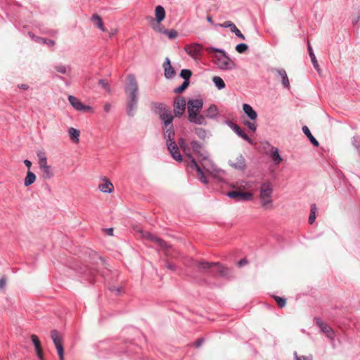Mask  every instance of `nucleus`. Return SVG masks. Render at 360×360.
Here are the masks:
<instances>
[{"mask_svg": "<svg viewBox=\"0 0 360 360\" xmlns=\"http://www.w3.org/2000/svg\"><path fill=\"white\" fill-rule=\"evenodd\" d=\"M188 266L197 273L213 278H221L227 281L235 278L233 269L224 266L220 262L192 259Z\"/></svg>", "mask_w": 360, "mask_h": 360, "instance_id": "nucleus-1", "label": "nucleus"}, {"mask_svg": "<svg viewBox=\"0 0 360 360\" xmlns=\"http://www.w3.org/2000/svg\"><path fill=\"white\" fill-rule=\"evenodd\" d=\"M124 92L127 96L126 113L132 117L134 116L138 108L139 102V86L136 77L129 74L127 77Z\"/></svg>", "mask_w": 360, "mask_h": 360, "instance_id": "nucleus-2", "label": "nucleus"}, {"mask_svg": "<svg viewBox=\"0 0 360 360\" xmlns=\"http://www.w3.org/2000/svg\"><path fill=\"white\" fill-rule=\"evenodd\" d=\"M203 103L201 98H191L187 101L188 120L191 123L203 126L207 125V122L205 115L200 114Z\"/></svg>", "mask_w": 360, "mask_h": 360, "instance_id": "nucleus-3", "label": "nucleus"}, {"mask_svg": "<svg viewBox=\"0 0 360 360\" xmlns=\"http://www.w3.org/2000/svg\"><path fill=\"white\" fill-rule=\"evenodd\" d=\"M98 264H93L92 266H84L80 268V276L84 281H88L91 284L95 283V276L97 274H101L103 277H105L104 271H100L98 269Z\"/></svg>", "mask_w": 360, "mask_h": 360, "instance_id": "nucleus-4", "label": "nucleus"}, {"mask_svg": "<svg viewBox=\"0 0 360 360\" xmlns=\"http://www.w3.org/2000/svg\"><path fill=\"white\" fill-rule=\"evenodd\" d=\"M272 185L269 181H266L260 187V199L263 207H266L272 203L271 200Z\"/></svg>", "mask_w": 360, "mask_h": 360, "instance_id": "nucleus-5", "label": "nucleus"}, {"mask_svg": "<svg viewBox=\"0 0 360 360\" xmlns=\"http://www.w3.org/2000/svg\"><path fill=\"white\" fill-rule=\"evenodd\" d=\"M187 160H186V164L187 167L195 169L198 173V178L200 182H202L204 184H208V179L206 177L204 172L201 169L200 166L197 163L195 158L193 157L191 154H188L186 155Z\"/></svg>", "mask_w": 360, "mask_h": 360, "instance_id": "nucleus-6", "label": "nucleus"}, {"mask_svg": "<svg viewBox=\"0 0 360 360\" xmlns=\"http://www.w3.org/2000/svg\"><path fill=\"white\" fill-rule=\"evenodd\" d=\"M226 195L229 198L235 200L236 202L249 201L253 198V194L250 191L231 190L228 191Z\"/></svg>", "mask_w": 360, "mask_h": 360, "instance_id": "nucleus-7", "label": "nucleus"}, {"mask_svg": "<svg viewBox=\"0 0 360 360\" xmlns=\"http://www.w3.org/2000/svg\"><path fill=\"white\" fill-rule=\"evenodd\" d=\"M187 102L186 98L183 96H176L174 99L173 102V111L174 116L176 117H181L185 112Z\"/></svg>", "mask_w": 360, "mask_h": 360, "instance_id": "nucleus-8", "label": "nucleus"}, {"mask_svg": "<svg viewBox=\"0 0 360 360\" xmlns=\"http://www.w3.org/2000/svg\"><path fill=\"white\" fill-rule=\"evenodd\" d=\"M51 338L53 342L54 346L57 349V353L60 360H64V348L63 345V340L59 332L57 330L51 331Z\"/></svg>", "mask_w": 360, "mask_h": 360, "instance_id": "nucleus-9", "label": "nucleus"}, {"mask_svg": "<svg viewBox=\"0 0 360 360\" xmlns=\"http://www.w3.org/2000/svg\"><path fill=\"white\" fill-rule=\"evenodd\" d=\"M217 65L222 70H231L236 68V63L226 55V57L216 56Z\"/></svg>", "mask_w": 360, "mask_h": 360, "instance_id": "nucleus-10", "label": "nucleus"}, {"mask_svg": "<svg viewBox=\"0 0 360 360\" xmlns=\"http://www.w3.org/2000/svg\"><path fill=\"white\" fill-rule=\"evenodd\" d=\"M195 153L199 158L200 162L202 165V167L204 168V169H205L207 172H212V171H210V169L214 170V165L208 159V153L207 150H205L202 148V149L195 152Z\"/></svg>", "mask_w": 360, "mask_h": 360, "instance_id": "nucleus-11", "label": "nucleus"}, {"mask_svg": "<svg viewBox=\"0 0 360 360\" xmlns=\"http://www.w3.org/2000/svg\"><path fill=\"white\" fill-rule=\"evenodd\" d=\"M269 71L274 73L276 78H280L284 88L290 89V82L286 71L283 68H271Z\"/></svg>", "mask_w": 360, "mask_h": 360, "instance_id": "nucleus-12", "label": "nucleus"}, {"mask_svg": "<svg viewBox=\"0 0 360 360\" xmlns=\"http://www.w3.org/2000/svg\"><path fill=\"white\" fill-rule=\"evenodd\" d=\"M314 321L323 333L326 334L330 340L334 339V330L330 326L323 322L321 319L318 317H314Z\"/></svg>", "mask_w": 360, "mask_h": 360, "instance_id": "nucleus-13", "label": "nucleus"}, {"mask_svg": "<svg viewBox=\"0 0 360 360\" xmlns=\"http://www.w3.org/2000/svg\"><path fill=\"white\" fill-rule=\"evenodd\" d=\"M228 126L240 138L248 141L249 143L252 144V140L248 135L240 128L239 125L232 121H227Z\"/></svg>", "mask_w": 360, "mask_h": 360, "instance_id": "nucleus-14", "label": "nucleus"}, {"mask_svg": "<svg viewBox=\"0 0 360 360\" xmlns=\"http://www.w3.org/2000/svg\"><path fill=\"white\" fill-rule=\"evenodd\" d=\"M267 144L270 147V149L266 152V155L270 157L274 165H280L283 161V159L279 153L278 148L271 146L269 143H267Z\"/></svg>", "mask_w": 360, "mask_h": 360, "instance_id": "nucleus-15", "label": "nucleus"}, {"mask_svg": "<svg viewBox=\"0 0 360 360\" xmlns=\"http://www.w3.org/2000/svg\"><path fill=\"white\" fill-rule=\"evenodd\" d=\"M165 10L163 6L158 5L155 8V16L154 19L151 16H148L147 18L149 20L150 25L156 21L158 23H160L165 18Z\"/></svg>", "mask_w": 360, "mask_h": 360, "instance_id": "nucleus-16", "label": "nucleus"}, {"mask_svg": "<svg viewBox=\"0 0 360 360\" xmlns=\"http://www.w3.org/2000/svg\"><path fill=\"white\" fill-rule=\"evenodd\" d=\"M217 25L220 26L224 28H230L231 32L234 33L238 38L245 40V37L244 34L237 28L236 25L231 21L226 20L221 24H217Z\"/></svg>", "mask_w": 360, "mask_h": 360, "instance_id": "nucleus-17", "label": "nucleus"}, {"mask_svg": "<svg viewBox=\"0 0 360 360\" xmlns=\"http://www.w3.org/2000/svg\"><path fill=\"white\" fill-rule=\"evenodd\" d=\"M167 149L170 152L172 157L179 162H182V156L180 153L179 149L176 143V142L168 143H167Z\"/></svg>", "mask_w": 360, "mask_h": 360, "instance_id": "nucleus-18", "label": "nucleus"}, {"mask_svg": "<svg viewBox=\"0 0 360 360\" xmlns=\"http://www.w3.org/2000/svg\"><path fill=\"white\" fill-rule=\"evenodd\" d=\"M161 120L163 127H167L168 126L173 125L174 116L172 114V110H166L165 112H162L159 116Z\"/></svg>", "mask_w": 360, "mask_h": 360, "instance_id": "nucleus-19", "label": "nucleus"}, {"mask_svg": "<svg viewBox=\"0 0 360 360\" xmlns=\"http://www.w3.org/2000/svg\"><path fill=\"white\" fill-rule=\"evenodd\" d=\"M164 75L167 79H172L175 76L176 72L171 65V61L169 58H166L164 63Z\"/></svg>", "mask_w": 360, "mask_h": 360, "instance_id": "nucleus-20", "label": "nucleus"}, {"mask_svg": "<svg viewBox=\"0 0 360 360\" xmlns=\"http://www.w3.org/2000/svg\"><path fill=\"white\" fill-rule=\"evenodd\" d=\"M229 165L236 169L243 171L246 167L245 160L242 154L236 158L235 162L229 160Z\"/></svg>", "mask_w": 360, "mask_h": 360, "instance_id": "nucleus-21", "label": "nucleus"}, {"mask_svg": "<svg viewBox=\"0 0 360 360\" xmlns=\"http://www.w3.org/2000/svg\"><path fill=\"white\" fill-rule=\"evenodd\" d=\"M185 51L192 58H195L201 54L202 46L198 44L187 46L185 47Z\"/></svg>", "mask_w": 360, "mask_h": 360, "instance_id": "nucleus-22", "label": "nucleus"}, {"mask_svg": "<svg viewBox=\"0 0 360 360\" xmlns=\"http://www.w3.org/2000/svg\"><path fill=\"white\" fill-rule=\"evenodd\" d=\"M162 131L164 138L167 139V144L168 143L175 142V131L174 129V125L168 126L167 127H162Z\"/></svg>", "mask_w": 360, "mask_h": 360, "instance_id": "nucleus-23", "label": "nucleus"}, {"mask_svg": "<svg viewBox=\"0 0 360 360\" xmlns=\"http://www.w3.org/2000/svg\"><path fill=\"white\" fill-rule=\"evenodd\" d=\"M243 110L246 116L252 121H255L257 118V112L253 109V108L248 104L244 103L243 105Z\"/></svg>", "mask_w": 360, "mask_h": 360, "instance_id": "nucleus-24", "label": "nucleus"}, {"mask_svg": "<svg viewBox=\"0 0 360 360\" xmlns=\"http://www.w3.org/2000/svg\"><path fill=\"white\" fill-rule=\"evenodd\" d=\"M146 238L153 242H155L162 249L168 250L170 248V245H169L164 240L150 233H147Z\"/></svg>", "mask_w": 360, "mask_h": 360, "instance_id": "nucleus-25", "label": "nucleus"}, {"mask_svg": "<svg viewBox=\"0 0 360 360\" xmlns=\"http://www.w3.org/2000/svg\"><path fill=\"white\" fill-rule=\"evenodd\" d=\"M302 131L303 133L304 134V135L308 138V139L309 140L310 143L314 146H319V141L315 139V137L312 135V134L311 133L308 127L307 126H303L302 127Z\"/></svg>", "mask_w": 360, "mask_h": 360, "instance_id": "nucleus-26", "label": "nucleus"}, {"mask_svg": "<svg viewBox=\"0 0 360 360\" xmlns=\"http://www.w3.org/2000/svg\"><path fill=\"white\" fill-rule=\"evenodd\" d=\"M218 115V108L216 105L211 104L206 110L205 118L215 119Z\"/></svg>", "mask_w": 360, "mask_h": 360, "instance_id": "nucleus-27", "label": "nucleus"}, {"mask_svg": "<svg viewBox=\"0 0 360 360\" xmlns=\"http://www.w3.org/2000/svg\"><path fill=\"white\" fill-rule=\"evenodd\" d=\"M151 105L154 107L153 112L155 114H158L159 116H160V114H162V112H165L166 110L170 109L169 108H167L162 103L153 102L151 103Z\"/></svg>", "mask_w": 360, "mask_h": 360, "instance_id": "nucleus-28", "label": "nucleus"}, {"mask_svg": "<svg viewBox=\"0 0 360 360\" xmlns=\"http://www.w3.org/2000/svg\"><path fill=\"white\" fill-rule=\"evenodd\" d=\"M196 283L200 285H210L212 283L205 278L200 277L195 274L188 275Z\"/></svg>", "mask_w": 360, "mask_h": 360, "instance_id": "nucleus-29", "label": "nucleus"}, {"mask_svg": "<svg viewBox=\"0 0 360 360\" xmlns=\"http://www.w3.org/2000/svg\"><path fill=\"white\" fill-rule=\"evenodd\" d=\"M68 134H69V136H70V139L74 143L79 142V135H80L79 130L76 129L72 128V127H70L68 129Z\"/></svg>", "mask_w": 360, "mask_h": 360, "instance_id": "nucleus-30", "label": "nucleus"}, {"mask_svg": "<svg viewBox=\"0 0 360 360\" xmlns=\"http://www.w3.org/2000/svg\"><path fill=\"white\" fill-rule=\"evenodd\" d=\"M98 188L103 193H111L114 189L112 184L109 181H105V183L100 184Z\"/></svg>", "mask_w": 360, "mask_h": 360, "instance_id": "nucleus-31", "label": "nucleus"}, {"mask_svg": "<svg viewBox=\"0 0 360 360\" xmlns=\"http://www.w3.org/2000/svg\"><path fill=\"white\" fill-rule=\"evenodd\" d=\"M36 180V175L32 172L30 170H28L24 181V185L25 186H29L32 184Z\"/></svg>", "mask_w": 360, "mask_h": 360, "instance_id": "nucleus-32", "label": "nucleus"}, {"mask_svg": "<svg viewBox=\"0 0 360 360\" xmlns=\"http://www.w3.org/2000/svg\"><path fill=\"white\" fill-rule=\"evenodd\" d=\"M91 20L92 22H96V27L100 29L101 30H102L103 32L105 31V28H104V26H103V20H102V18L100 15H98V14L96 13H94L92 15L91 18Z\"/></svg>", "mask_w": 360, "mask_h": 360, "instance_id": "nucleus-33", "label": "nucleus"}, {"mask_svg": "<svg viewBox=\"0 0 360 360\" xmlns=\"http://www.w3.org/2000/svg\"><path fill=\"white\" fill-rule=\"evenodd\" d=\"M308 52H309V57L311 58V63L313 64V66L314 68L316 70H319V64H318V61L316 60V58L315 56V54L313 51V49H312V47L310 45L309 43H308Z\"/></svg>", "mask_w": 360, "mask_h": 360, "instance_id": "nucleus-34", "label": "nucleus"}, {"mask_svg": "<svg viewBox=\"0 0 360 360\" xmlns=\"http://www.w3.org/2000/svg\"><path fill=\"white\" fill-rule=\"evenodd\" d=\"M68 101L71 105L77 110H79L80 107H82V103L74 96H69Z\"/></svg>", "mask_w": 360, "mask_h": 360, "instance_id": "nucleus-35", "label": "nucleus"}, {"mask_svg": "<svg viewBox=\"0 0 360 360\" xmlns=\"http://www.w3.org/2000/svg\"><path fill=\"white\" fill-rule=\"evenodd\" d=\"M54 69L59 73L70 75L71 68L69 65H55Z\"/></svg>", "mask_w": 360, "mask_h": 360, "instance_id": "nucleus-36", "label": "nucleus"}, {"mask_svg": "<svg viewBox=\"0 0 360 360\" xmlns=\"http://www.w3.org/2000/svg\"><path fill=\"white\" fill-rule=\"evenodd\" d=\"M212 82L214 84L215 86L219 89L221 90L226 87V84L224 81L221 77L219 76H214L212 77Z\"/></svg>", "mask_w": 360, "mask_h": 360, "instance_id": "nucleus-37", "label": "nucleus"}, {"mask_svg": "<svg viewBox=\"0 0 360 360\" xmlns=\"http://www.w3.org/2000/svg\"><path fill=\"white\" fill-rule=\"evenodd\" d=\"M158 31L161 33L167 34L168 38L170 39H175L178 35V33L175 30H167L162 27L159 29Z\"/></svg>", "mask_w": 360, "mask_h": 360, "instance_id": "nucleus-38", "label": "nucleus"}, {"mask_svg": "<svg viewBox=\"0 0 360 360\" xmlns=\"http://www.w3.org/2000/svg\"><path fill=\"white\" fill-rule=\"evenodd\" d=\"M42 172V177L45 179H50L53 176V169L51 166H47L41 169Z\"/></svg>", "mask_w": 360, "mask_h": 360, "instance_id": "nucleus-39", "label": "nucleus"}, {"mask_svg": "<svg viewBox=\"0 0 360 360\" xmlns=\"http://www.w3.org/2000/svg\"><path fill=\"white\" fill-rule=\"evenodd\" d=\"M195 134L202 140H205L207 137L208 131L201 128V127H195L194 128Z\"/></svg>", "mask_w": 360, "mask_h": 360, "instance_id": "nucleus-40", "label": "nucleus"}, {"mask_svg": "<svg viewBox=\"0 0 360 360\" xmlns=\"http://www.w3.org/2000/svg\"><path fill=\"white\" fill-rule=\"evenodd\" d=\"M30 338H31V341L32 342V343L34 346L36 353L39 354V350L42 349V348H41V342H40V340H39L38 336H37L36 335H32Z\"/></svg>", "mask_w": 360, "mask_h": 360, "instance_id": "nucleus-41", "label": "nucleus"}, {"mask_svg": "<svg viewBox=\"0 0 360 360\" xmlns=\"http://www.w3.org/2000/svg\"><path fill=\"white\" fill-rule=\"evenodd\" d=\"M192 76V72L189 69H183L180 72V77L184 79V82L190 83V78Z\"/></svg>", "mask_w": 360, "mask_h": 360, "instance_id": "nucleus-42", "label": "nucleus"}, {"mask_svg": "<svg viewBox=\"0 0 360 360\" xmlns=\"http://www.w3.org/2000/svg\"><path fill=\"white\" fill-rule=\"evenodd\" d=\"M316 204H312L310 207V214L309 217V224H312L316 219Z\"/></svg>", "mask_w": 360, "mask_h": 360, "instance_id": "nucleus-43", "label": "nucleus"}, {"mask_svg": "<svg viewBox=\"0 0 360 360\" xmlns=\"http://www.w3.org/2000/svg\"><path fill=\"white\" fill-rule=\"evenodd\" d=\"M37 155L39 157V168L41 169L44 168V167H47V166H49L47 165L46 158L45 157L44 153H38Z\"/></svg>", "mask_w": 360, "mask_h": 360, "instance_id": "nucleus-44", "label": "nucleus"}, {"mask_svg": "<svg viewBox=\"0 0 360 360\" xmlns=\"http://www.w3.org/2000/svg\"><path fill=\"white\" fill-rule=\"evenodd\" d=\"M243 124L245 125L248 129L252 131L255 132L257 130V125L255 121H249V120H243Z\"/></svg>", "mask_w": 360, "mask_h": 360, "instance_id": "nucleus-45", "label": "nucleus"}, {"mask_svg": "<svg viewBox=\"0 0 360 360\" xmlns=\"http://www.w3.org/2000/svg\"><path fill=\"white\" fill-rule=\"evenodd\" d=\"M189 85H190V83L184 81L179 86H178L174 89V93H175V94L183 93L184 91H186V89L188 87Z\"/></svg>", "mask_w": 360, "mask_h": 360, "instance_id": "nucleus-46", "label": "nucleus"}, {"mask_svg": "<svg viewBox=\"0 0 360 360\" xmlns=\"http://www.w3.org/2000/svg\"><path fill=\"white\" fill-rule=\"evenodd\" d=\"M206 51L208 53L215 52V53H219L221 54V56L226 57L227 53L221 49L215 48V47H207L205 49Z\"/></svg>", "mask_w": 360, "mask_h": 360, "instance_id": "nucleus-47", "label": "nucleus"}, {"mask_svg": "<svg viewBox=\"0 0 360 360\" xmlns=\"http://www.w3.org/2000/svg\"><path fill=\"white\" fill-rule=\"evenodd\" d=\"M274 299L276 302V304L279 308H283L286 304V299L277 295H274Z\"/></svg>", "mask_w": 360, "mask_h": 360, "instance_id": "nucleus-48", "label": "nucleus"}, {"mask_svg": "<svg viewBox=\"0 0 360 360\" xmlns=\"http://www.w3.org/2000/svg\"><path fill=\"white\" fill-rule=\"evenodd\" d=\"M235 49L239 53H244L248 50V46L245 43H240L236 46Z\"/></svg>", "mask_w": 360, "mask_h": 360, "instance_id": "nucleus-49", "label": "nucleus"}, {"mask_svg": "<svg viewBox=\"0 0 360 360\" xmlns=\"http://www.w3.org/2000/svg\"><path fill=\"white\" fill-rule=\"evenodd\" d=\"M191 146L194 152L202 149L203 145L198 141L193 140L191 142Z\"/></svg>", "mask_w": 360, "mask_h": 360, "instance_id": "nucleus-50", "label": "nucleus"}, {"mask_svg": "<svg viewBox=\"0 0 360 360\" xmlns=\"http://www.w3.org/2000/svg\"><path fill=\"white\" fill-rule=\"evenodd\" d=\"M98 84L101 86L102 89L105 90L107 92H110L111 89L108 82L105 79H101L98 80Z\"/></svg>", "mask_w": 360, "mask_h": 360, "instance_id": "nucleus-51", "label": "nucleus"}, {"mask_svg": "<svg viewBox=\"0 0 360 360\" xmlns=\"http://www.w3.org/2000/svg\"><path fill=\"white\" fill-rule=\"evenodd\" d=\"M109 290L114 292L115 295H119L123 290V288L122 286H115L112 285L109 287Z\"/></svg>", "mask_w": 360, "mask_h": 360, "instance_id": "nucleus-52", "label": "nucleus"}, {"mask_svg": "<svg viewBox=\"0 0 360 360\" xmlns=\"http://www.w3.org/2000/svg\"><path fill=\"white\" fill-rule=\"evenodd\" d=\"M294 356L295 360H312V356H298L296 352H294Z\"/></svg>", "mask_w": 360, "mask_h": 360, "instance_id": "nucleus-53", "label": "nucleus"}, {"mask_svg": "<svg viewBox=\"0 0 360 360\" xmlns=\"http://www.w3.org/2000/svg\"><path fill=\"white\" fill-rule=\"evenodd\" d=\"M39 39L40 40H41L44 44H46L48 46H53L56 44L55 41L50 39H47V38H39Z\"/></svg>", "mask_w": 360, "mask_h": 360, "instance_id": "nucleus-54", "label": "nucleus"}, {"mask_svg": "<svg viewBox=\"0 0 360 360\" xmlns=\"http://www.w3.org/2000/svg\"><path fill=\"white\" fill-rule=\"evenodd\" d=\"M92 108L91 106H89V105H86L84 104H82V107H80L79 108V111H82V112H87L89 110H91Z\"/></svg>", "mask_w": 360, "mask_h": 360, "instance_id": "nucleus-55", "label": "nucleus"}, {"mask_svg": "<svg viewBox=\"0 0 360 360\" xmlns=\"http://www.w3.org/2000/svg\"><path fill=\"white\" fill-rule=\"evenodd\" d=\"M165 266L168 269L172 271H175L176 269V266L174 264L166 262Z\"/></svg>", "mask_w": 360, "mask_h": 360, "instance_id": "nucleus-56", "label": "nucleus"}, {"mask_svg": "<svg viewBox=\"0 0 360 360\" xmlns=\"http://www.w3.org/2000/svg\"><path fill=\"white\" fill-rule=\"evenodd\" d=\"M204 341H205V340L202 338H200L196 340V342H195V347H197V348L200 347L202 345Z\"/></svg>", "mask_w": 360, "mask_h": 360, "instance_id": "nucleus-57", "label": "nucleus"}, {"mask_svg": "<svg viewBox=\"0 0 360 360\" xmlns=\"http://www.w3.org/2000/svg\"><path fill=\"white\" fill-rule=\"evenodd\" d=\"M247 264H248V260L245 258H243V259H241L240 260L238 261V266L239 267H242V266H243L244 265H245Z\"/></svg>", "mask_w": 360, "mask_h": 360, "instance_id": "nucleus-58", "label": "nucleus"}, {"mask_svg": "<svg viewBox=\"0 0 360 360\" xmlns=\"http://www.w3.org/2000/svg\"><path fill=\"white\" fill-rule=\"evenodd\" d=\"M18 88L23 89V90H27L29 89V86L25 84H21L18 85Z\"/></svg>", "mask_w": 360, "mask_h": 360, "instance_id": "nucleus-59", "label": "nucleus"}, {"mask_svg": "<svg viewBox=\"0 0 360 360\" xmlns=\"http://www.w3.org/2000/svg\"><path fill=\"white\" fill-rule=\"evenodd\" d=\"M6 285V278H0V289L3 288Z\"/></svg>", "mask_w": 360, "mask_h": 360, "instance_id": "nucleus-60", "label": "nucleus"}, {"mask_svg": "<svg viewBox=\"0 0 360 360\" xmlns=\"http://www.w3.org/2000/svg\"><path fill=\"white\" fill-rule=\"evenodd\" d=\"M111 109V105L110 103H105L104 105V111L105 112H108Z\"/></svg>", "mask_w": 360, "mask_h": 360, "instance_id": "nucleus-61", "label": "nucleus"}, {"mask_svg": "<svg viewBox=\"0 0 360 360\" xmlns=\"http://www.w3.org/2000/svg\"><path fill=\"white\" fill-rule=\"evenodd\" d=\"M24 164L25 165V166L28 168V170H30L31 166H32V162L31 161H30L29 160H24Z\"/></svg>", "mask_w": 360, "mask_h": 360, "instance_id": "nucleus-62", "label": "nucleus"}, {"mask_svg": "<svg viewBox=\"0 0 360 360\" xmlns=\"http://www.w3.org/2000/svg\"><path fill=\"white\" fill-rule=\"evenodd\" d=\"M105 231L107 233L108 235L112 236L114 230L113 228H108L105 229Z\"/></svg>", "mask_w": 360, "mask_h": 360, "instance_id": "nucleus-63", "label": "nucleus"}, {"mask_svg": "<svg viewBox=\"0 0 360 360\" xmlns=\"http://www.w3.org/2000/svg\"><path fill=\"white\" fill-rule=\"evenodd\" d=\"M359 20H360V15H358V16L356 17V19H354V20H352V25H353L354 27H355V26L357 25V23H358V22H359Z\"/></svg>", "mask_w": 360, "mask_h": 360, "instance_id": "nucleus-64", "label": "nucleus"}]
</instances>
